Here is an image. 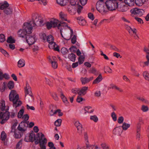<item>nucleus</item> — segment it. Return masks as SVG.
Returning <instances> with one entry per match:
<instances>
[{"mask_svg":"<svg viewBox=\"0 0 149 149\" xmlns=\"http://www.w3.org/2000/svg\"><path fill=\"white\" fill-rule=\"evenodd\" d=\"M24 29H20L18 32L19 36L22 38H26L27 35L32 33V27L28 23L25 22L23 24Z\"/></svg>","mask_w":149,"mask_h":149,"instance_id":"3","label":"nucleus"},{"mask_svg":"<svg viewBox=\"0 0 149 149\" xmlns=\"http://www.w3.org/2000/svg\"><path fill=\"white\" fill-rule=\"evenodd\" d=\"M91 108L92 107H91L88 106L85 107L84 108V110L85 111L89 113H91L93 112L94 111V109H92L90 110V109H91Z\"/></svg>","mask_w":149,"mask_h":149,"instance_id":"36","label":"nucleus"},{"mask_svg":"<svg viewBox=\"0 0 149 149\" xmlns=\"http://www.w3.org/2000/svg\"><path fill=\"white\" fill-rule=\"evenodd\" d=\"M61 52L63 54H65L68 53L69 51L67 49L63 47L61 49Z\"/></svg>","mask_w":149,"mask_h":149,"instance_id":"48","label":"nucleus"},{"mask_svg":"<svg viewBox=\"0 0 149 149\" xmlns=\"http://www.w3.org/2000/svg\"><path fill=\"white\" fill-rule=\"evenodd\" d=\"M35 136V135L33 131H32L29 134V136L30 140H28V141H30L31 142H33Z\"/></svg>","mask_w":149,"mask_h":149,"instance_id":"28","label":"nucleus"},{"mask_svg":"<svg viewBox=\"0 0 149 149\" xmlns=\"http://www.w3.org/2000/svg\"><path fill=\"white\" fill-rule=\"evenodd\" d=\"M87 87L84 86L82 87L80 90H79L78 92V94L79 95H84L86 93V91L88 89Z\"/></svg>","mask_w":149,"mask_h":149,"instance_id":"18","label":"nucleus"},{"mask_svg":"<svg viewBox=\"0 0 149 149\" xmlns=\"http://www.w3.org/2000/svg\"><path fill=\"white\" fill-rule=\"evenodd\" d=\"M98 2H97L96 3V8L97 10L102 15L103 12L105 11L104 10L105 4H102L100 3L98 4Z\"/></svg>","mask_w":149,"mask_h":149,"instance_id":"14","label":"nucleus"},{"mask_svg":"<svg viewBox=\"0 0 149 149\" xmlns=\"http://www.w3.org/2000/svg\"><path fill=\"white\" fill-rule=\"evenodd\" d=\"M8 108L5 113L0 112V119H2L0 123L1 124L5 123L9 118L10 113L8 111Z\"/></svg>","mask_w":149,"mask_h":149,"instance_id":"6","label":"nucleus"},{"mask_svg":"<svg viewBox=\"0 0 149 149\" xmlns=\"http://www.w3.org/2000/svg\"><path fill=\"white\" fill-rule=\"evenodd\" d=\"M35 38L36 36L35 35L32 36L28 34L26 38V40L29 45H32L36 41V39Z\"/></svg>","mask_w":149,"mask_h":149,"instance_id":"9","label":"nucleus"},{"mask_svg":"<svg viewBox=\"0 0 149 149\" xmlns=\"http://www.w3.org/2000/svg\"><path fill=\"white\" fill-rule=\"evenodd\" d=\"M75 7L77 8V12L79 14H80L83 8V6L78 4H77Z\"/></svg>","mask_w":149,"mask_h":149,"instance_id":"42","label":"nucleus"},{"mask_svg":"<svg viewBox=\"0 0 149 149\" xmlns=\"http://www.w3.org/2000/svg\"><path fill=\"white\" fill-rule=\"evenodd\" d=\"M77 129L78 130V132L79 133V134L81 135L82 134V131L83 129L82 126H79L78 127V128H77Z\"/></svg>","mask_w":149,"mask_h":149,"instance_id":"64","label":"nucleus"},{"mask_svg":"<svg viewBox=\"0 0 149 149\" xmlns=\"http://www.w3.org/2000/svg\"><path fill=\"white\" fill-rule=\"evenodd\" d=\"M102 78L101 74H100L98 76L93 82V84H95L99 83L102 80Z\"/></svg>","mask_w":149,"mask_h":149,"instance_id":"26","label":"nucleus"},{"mask_svg":"<svg viewBox=\"0 0 149 149\" xmlns=\"http://www.w3.org/2000/svg\"><path fill=\"white\" fill-rule=\"evenodd\" d=\"M58 22L59 21L58 20L55 19L51 20L49 22H47L46 25L47 28L48 29H49L52 27H55L57 26L59 29H60L62 25L60 24H58Z\"/></svg>","mask_w":149,"mask_h":149,"instance_id":"5","label":"nucleus"},{"mask_svg":"<svg viewBox=\"0 0 149 149\" xmlns=\"http://www.w3.org/2000/svg\"><path fill=\"white\" fill-rule=\"evenodd\" d=\"M25 64V61L23 59H21L19 60L18 62V66L19 68L24 67Z\"/></svg>","mask_w":149,"mask_h":149,"instance_id":"29","label":"nucleus"},{"mask_svg":"<svg viewBox=\"0 0 149 149\" xmlns=\"http://www.w3.org/2000/svg\"><path fill=\"white\" fill-rule=\"evenodd\" d=\"M136 4L138 6H142L145 2L146 0H134Z\"/></svg>","mask_w":149,"mask_h":149,"instance_id":"27","label":"nucleus"},{"mask_svg":"<svg viewBox=\"0 0 149 149\" xmlns=\"http://www.w3.org/2000/svg\"><path fill=\"white\" fill-rule=\"evenodd\" d=\"M9 5L6 1H5L3 3H0V9L5 10L9 6Z\"/></svg>","mask_w":149,"mask_h":149,"instance_id":"17","label":"nucleus"},{"mask_svg":"<svg viewBox=\"0 0 149 149\" xmlns=\"http://www.w3.org/2000/svg\"><path fill=\"white\" fill-rule=\"evenodd\" d=\"M28 23L32 27L37 25L41 26L44 24L43 20L41 15L37 13L32 14V21Z\"/></svg>","mask_w":149,"mask_h":149,"instance_id":"1","label":"nucleus"},{"mask_svg":"<svg viewBox=\"0 0 149 149\" xmlns=\"http://www.w3.org/2000/svg\"><path fill=\"white\" fill-rule=\"evenodd\" d=\"M90 119L91 120L93 121L95 123L97 122L98 120L97 117L96 115L91 116L90 117Z\"/></svg>","mask_w":149,"mask_h":149,"instance_id":"43","label":"nucleus"},{"mask_svg":"<svg viewBox=\"0 0 149 149\" xmlns=\"http://www.w3.org/2000/svg\"><path fill=\"white\" fill-rule=\"evenodd\" d=\"M5 40V38L4 35L1 34H0V42H4Z\"/></svg>","mask_w":149,"mask_h":149,"instance_id":"53","label":"nucleus"},{"mask_svg":"<svg viewBox=\"0 0 149 149\" xmlns=\"http://www.w3.org/2000/svg\"><path fill=\"white\" fill-rule=\"evenodd\" d=\"M130 12L132 14L140 16L142 15L144 13L143 10L135 8L131 10Z\"/></svg>","mask_w":149,"mask_h":149,"instance_id":"10","label":"nucleus"},{"mask_svg":"<svg viewBox=\"0 0 149 149\" xmlns=\"http://www.w3.org/2000/svg\"><path fill=\"white\" fill-rule=\"evenodd\" d=\"M57 3L61 6L66 5L69 2V0H56Z\"/></svg>","mask_w":149,"mask_h":149,"instance_id":"20","label":"nucleus"},{"mask_svg":"<svg viewBox=\"0 0 149 149\" xmlns=\"http://www.w3.org/2000/svg\"><path fill=\"white\" fill-rule=\"evenodd\" d=\"M19 95L15 91L12 90L9 95V99L10 101L12 102L14 107L17 108L20 106L22 104L20 100H19Z\"/></svg>","mask_w":149,"mask_h":149,"instance_id":"2","label":"nucleus"},{"mask_svg":"<svg viewBox=\"0 0 149 149\" xmlns=\"http://www.w3.org/2000/svg\"><path fill=\"white\" fill-rule=\"evenodd\" d=\"M141 110L144 112H146L148 110V108L147 106L143 105L141 108Z\"/></svg>","mask_w":149,"mask_h":149,"instance_id":"54","label":"nucleus"},{"mask_svg":"<svg viewBox=\"0 0 149 149\" xmlns=\"http://www.w3.org/2000/svg\"><path fill=\"white\" fill-rule=\"evenodd\" d=\"M128 9V7L124 6L121 8L120 11L122 12H125L127 11Z\"/></svg>","mask_w":149,"mask_h":149,"instance_id":"63","label":"nucleus"},{"mask_svg":"<svg viewBox=\"0 0 149 149\" xmlns=\"http://www.w3.org/2000/svg\"><path fill=\"white\" fill-rule=\"evenodd\" d=\"M6 41L8 43L13 44L15 42V40L10 36L8 38Z\"/></svg>","mask_w":149,"mask_h":149,"instance_id":"38","label":"nucleus"},{"mask_svg":"<svg viewBox=\"0 0 149 149\" xmlns=\"http://www.w3.org/2000/svg\"><path fill=\"white\" fill-rule=\"evenodd\" d=\"M125 3L130 6H133L135 2L134 0H124Z\"/></svg>","mask_w":149,"mask_h":149,"instance_id":"25","label":"nucleus"},{"mask_svg":"<svg viewBox=\"0 0 149 149\" xmlns=\"http://www.w3.org/2000/svg\"><path fill=\"white\" fill-rule=\"evenodd\" d=\"M144 124V122L142 118L141 117L139 118V121L136 126V131L137 133L140 132L141 130V126Z\"/></svg>","mask_w":149,"mask_h":149,"instance_id":"12","label":"nucleus"},{"mask_svg":"<svg viewBox=\"0 0 149 149\" xmlns=\"http://www.w3.org/2000/svg\"><path fill=\"white\" fill-rule=\"evenodd\" d=\"M25 89V96H26L27 94H29V95L33 97L32 93L31 91V88L29 86L27 83L26 84V86Z\"/></svg>","mask_w":149,"mask_h":149,"instance_id":"16","label":"nucleus"},{"mask_svg":"<svg viewBox=\"0 0 149 149\" xmlns=\"http://www.w3.org/2000/svg\"><path fill=\"white\" fill-rule=\"evenodd\" d=\"M95 96L99 97L101 96V93L100 91H97L94 93Z\"/></svg>","mask_w":149,"mask_h":149,"instance_id":"62","label":"nucleus"},{"mask_svg":"<svg viewBox=\"0 0 149 149\" xmlns=\"http://www.w3.org/2000/svg\"><path fill=\"white\" fill-rule=\"evenodd\" d=\"M55 43L53 41L50 42V43H49L48 47L50 49H54L55 47Z\"/></svg>","mask_w":149,"mask_h":149,"instance_id":"47","label":"nucleus"},{"mask_svg":"<svg viewBox=\"0 0 149 149\" xmlns=\"http://www.w3.org/2000/svg\"><path fill=\"white\" fill-rule=\"evenodd\" d=\"M14 82L13 81H9L8 84V88L11 90L14 88Z\"/></svg>","mask_w":149,"mask_h":149,"instance_id":"35","label":"nucleus"},{"mask_svg":"<svg viewBox=\"0 0 149 149\" xmlns=\"http://www.w3.org/2000/svg\"><path fill=\"white\" fill-rule=\"evenodd\" d=\"M105 4L109 10H115L118 7V3L116 0H108L106 1Z\"/></svg>","mask_w":149,"mask_h":149,"instance_id":"4","label":"nucleus"},{"mask_svg":"<svg viewBox=\"0 0 149 149\" xmlns=\"http://www.w3.org/2000/svg\"><path fill=\"white\" fill-rule=\"evenodd\" d=\"M17 132V130H15L14 131V137L16 139H19L23 135V133L22 132Z\"/></svg>","mask_w":149,"mask_h":149,"instance_id":"19","label":"nucleus"},{"mask_svg":"<svg viewBox=\"0 0 149 149\" xmlns=\"http://www.w3.org/2000/svg\"><path fill=\"white\" fill-rule=\"evenodd\" d=\"M77 20H79L80 22H79V24L80 25H84L85 23H86V21L84 19H81L80 21V17H78L77 18Z\"/></svg>","mask_w":149,"mask_h":149,"instance_id":"58","label":"nucleus"},{"mask_svg":"<svg viewBox=\"0 0 149 149\" xmlns=\"http://www.w3.org/2000/svg\"><path fill=\"white\" fill-rule=\"evenodd\" d=\"M105 70L109 73H111L112 72V70L108 66L104 68V72L106 73V72Z\"/></svg>","mask_w":149,"mask_h":149,"instance_id":"49","label":"nucleus"},{"mask_svg":"<svg viewBox=\"0 0 149 149\" xmlns=\"http://www.w3.org/2000/svg\"><path fill=\"white\" fill-rule=\"evenodd\" d=\"M62 122L61 119H59L56 120L54 122V125L56 126L59 127L61 125V123Z\"/></svg>","mask_w":149,"mask_h":149,"instance_id":"44","label":"nucleus"},{"mask_svg":"<svg viewBox=\"0 0 149 149\" xmlns=\"http://www.w3.org/2000/svg\"><path fill=\"white\" fill-rule=\"evenodd\" d=\"M4 13L7 15L11 14L13 13V9L10 7H8L3 10Z\"/></svg>","mask_w":149,"mask_h":149,"instance_id":"22","label":"nucleus"},{"mask_svg":"<svg viewBox=\"0 0 149 149\" xmlns=\"http://www.w3.org/2000/svg\"><path fill=\"white\" fill-rule=\"evenodd\" d=\"M123 132L121 126L115 127L113 131V134L115 135L120 136Z\"/></svg>","mask_w":149,"mask_h":149,"instance_id":"13","label":"nucleus"},{"mask_svg":"<svg viewBox=\"0 0 149 149\" xmlns=\"http://www.w3.org/2000/svg\"><path fill=\"white\" fill-rule=\"evenodd\" d=\"M67 10L71 15H74L76 13V8L72 5H68Z\"/></svg>","mask_w":149,"mask_h":149,"instance_id":"15","label":"nucleus"},{"mask_svg":"<svg viewBox=\"0 0 149 149\" xmlns=\"http://www.w3.org/2000/svg\"><path fill=\"white\" fill-rule=\"evenodd\" d=\"M29 121L24 122L23 121L19 125L17 129L20 132H24L26 131L28 125Z\"/></svg>","mask_w":149,"mask_h":149,"instance_id":"7","label":"nucleus"},{"mask_svg":"<svg viewBox=\"0 0 149 149\" xmlns=\"http://www.w3.org/2000/svg\"><path fill=\"white\" fill-rule=\"evenodd\" d=\"M124 118L123 116H120L119 117L118 120V122L119 124L123 123Z\"/></svg>","mask_w":149,"mask_h":149,"instance_id":"57","label":"nucleus"},{"mask_svg":"<svg viewBox=\"0 0 149 149\" xmlns=\"http://www.w3.org/2000/svg\"><path fill=\"white\" fill-rule=\"evenodd\" d=\"M46 39L49 43H50V42L54 41V38L53 36L51 35H49L47 37Z\"/></svg>","mask_w":149,"mask_h":149,"instance_id":"41","label":"nucleus"},{"mask_svg":"<svg viewBox=\"0 0 149 149\" xmlns=\"http://www.w3.org/2000/svg\"><path fill=\"white\" fill-rule=\"evenodd\" d=\"M111 116L114 121H115L117 120L116 116L114 112H113L111 113Z\"/></svg>","mask_w":149,"mask_h":149,"instance_id":"52","label":"nucleus"},{"mask_svg":"<svg viewBox=\"0 0 149 149\" xmlns=\"http://www.w3.org/2000/svg\"><path fill=\"white\" fill-rule=\"evenodd\" d=\"M24 110L23 109H21L20 110L17 114V117L18 118H21L22 117L24 113Z\"/></svg>","mask_w":149,"mask_h":149,"instance_id":"40","label":"nucleus"},{"mask_svg":"<svg viewBox=\"0 0 149 149\" xmlns=\"http://www.w3.org/2000/svg\"><path fill=\"white\" fill-rule=\"evenodd\" d=\"M60 97L61 98L63 102L65 103L66 104H68V102L67 100L66 97L63 94V91H60Z\"/></svg>","mask_w":149,"mask_h":149,"instance_id":"24","label":"nucleus"},{"mask_svg":"<svg viewBox=\"0 0 149 149\" xmlns=\"http://www.w3.org/2000/svg\"><path fill=\"white\" fill-rule=\"evenodd\" d=\"M136 98L137 99L144 102L146 104H148L149 103L148 101L144 98L143 97H141L140 96H137L136 97Z\"/></svg>","mask_w":149,"mask_h":149,"instance_id":"33","label":"nucleus"},{"mask_svg":"<svg viewBox=\"0 0 149 149\" xmlns=\"http://www.w3.org/2000/svg\"><path fill=\"white\" fill-rule=\"evenodd\" d=\"M1 104V107H0V109L2 111H3L4 110H5L6 111V109H5L6 108V106L5 105V101L3 100H1L0 102Z\"/></svg>","mask_w":149,"mask_h":149,"instance_id":"31","label":"nucleus"},{"mask_svg":"<svg viewBox=\"0 0 149 149\" xmlns=\"http://www.w3.org/2000/svg\"><path fill=\"white\" fill-rule=\"evenodd\" d=\"M83 100L85 101V99L80 97L79 95L77 96L76 99V101L77 102L80 103Z\"/></svg>","mask_w":149,"mask_h":149,"instance_id":"55","label":"nucleus"},{"mask_svg":"<svg viewBox=\"0 0 149 149\" xmlns=\"http://www.w3.org/2000/svg\"><path fill=\"white\" fill-rule=\"evenodd\" d=\"M134 18L140 24H143V22L141 18L136 17H134Z\"/></svg>","mask_w":149,"mask_h":149,"instance_id":"61","label":"nucleus"},{"mask_svg":"<svg viewBox=\"0 0 149 149\" xmlns=\"http://www.w3.org/2000/svg\"><path fill=\"white\" fill-rule=\"evenodd\" d=\"M22 118L23 119V121L27 122L29 119V117L28 114H26L24 115Z\"/></svg>","mask_w":149,"mask_h":149,"instance_id":"50","label":"nucleus"},{"mask_svg":"<svg viewBox=\"0 0 149 149\" xmlns=\"http://www.w3.org/2000/svg\"><path fill=\"white\" fill-rule=\"evenodd\" d=\"M77 36L76 35H74L73 37L71 39V42L73 44H74L75 43L76 41Z\"/></svg>","mask_w":149,"mask_h":149,"instance_id":"59","label":"nucleus"},{"mask_svg":"<svg viewBox=\"0 0 149 149\" xmlns=\"http://www.w3.org/2000/svg\"><path fill=\"white\" fill-rule=\"evenodd\" d=\"M0 51L1 52L4 56L6 57H8L9 56L8 53L5 50L3 49L2 48H0Z\"/></svg>","mask_w":149,"mask_h":149,"instance_id":"46","label":"nucleus"},{"mask_svg":"<svg viewBox=\"0 0 149 149\" xmlns=\"http://www.w3.org/2000/svg\"><path fill=\"white\" fill-rule=\"evenodd\" d=\"M6 137V136L5 132L3 131L1 134L0 139L3 141H4Z\"/></svg>","mask_w":149,"mask_h":149,"instance_id":"39","label":"nucleus"},{"mask_svg":"<svg viewBox=\"0 0 149 149\" xmlns=\"http://www.w3.org/2000/svg\"><path fill=\"white\" fill-rule=\"evenodd\" d=\"M57 112L58 113V116H62L63 115V113L61 112V110L58 109L56 110L54 113L53 114H56Z\"/></svg>","mask_w":149,"mask_h":149,"instance_id":"51","label":"nucleus"},{"mask_svg":"<svg viewBox=\"0 0 149 149\" xmlns=\"http://www.w3.org/2000/svg\"><path fill=\"white\" fill-rule=\"evenodd\" d=\"M130 127V124L127 123L125 122L122 125V126H121V128H122L123 130H127Z\"/></svg>","mask_w":149,"mask_h":149,"instance_id":"32","label":"nucleus"},{"mask_svg":"<svg viewBox=\"0 0 149 149\" xmlns=\"http://www.w3.org/2000/svg\"><path fill=\"white\" fill-rule=\"evenodd\" d=\"M143 75L145 79L149 81V73L146 71H145L143 72Z\"/></svg>","mask_w":149,"mask_h":149,"instance_id":"37","label":"nucleus"},{"mask_svg":"<svg viewBox=\"0 0 149 149\" xmlns=\"http://www.w3.org/2000/svg\"><path fill=\"white\" fill-rule=\"evenodd\" d=\"M69 49L71 52L74 53L76 52L77 48L76 47L72 46L69 48Z\"/></svg>","mask_w":149,"mask_h":149,"instance_id":"56","label":"nucleus"},{"mask_svg":"<svg viewBox=\"0 0 149 149\" xmlns=\"http://www.w3.org/2000/svg\"><path fill=\"white\" fill-rule=\"evenodd\" d=\"M84 138L86 141V144H88V143H89L88 140V136L87 134V133L86 132H85L84 134Z\"/></svg>","mask_w":149,"mask_h":149,"instance_id":"60","label":"nucleus"},{"mask_svg":"<svg viewBox=\"0 0 149 149\" xmlns=\"http://www.w3.org/2000/svg\"><path fill=\"white\" fill-rule=\"evenodd\" d=\"M49 61L52 65V68L54 69H56L57 68L58 66V64L55 61H52L50 58H49Z\"/></svg>","mask_w":149,"mask_h":149,"instance_id":"34","label":"nucleus"},{"mask_svg":"<svg viewBox=\"0 0 149 149\" xmlns=\"http://www.w3.org/2000/svg\"><path fill=\"white\" fill-rule=\"evenodd\" d=\"M41 136L40 138L39 146L40 148H46V145L47 143V139L45 137L44 135L42 133H41Z\"/></svg>","mask_w":149,"mask_h":149,"instance_id":"8","label":"nucleus"},{"mask_svg":"<svg viewBox=\"0 0 149 149\" xmlns=\"http://www.w3.org/2000/svg\"><path fill=\"white\" fill-rule=\"evenodd\" d=\"M147 61L145 62H140V65L143 68H144L146 66H148L149 64V60L148 59V56H146Z\"/></svg>","mask_w":149,"mask_h":149,"instance_id":"23","label":"nucleus"},{"mask_svg":"<svg viewBox=\"0 0 149 149\" xmlns=\"http://www.w3.org/2000/svg\"><path fill=\"white\" fill-rule=\"evenodd\" d=\"M68 58L70 61L74 62L76 60V56L74 54L72 53L68 55Z\"/></svg>","mask_w":149,"mask_h":149,"instance_id":"21","label":"nucleus"},{"mask_svg":"<svg viewBox=\"0 0 149 149\" xmlns=\"http://www.w3.org/2000/svg\"><path fill=\"white\" fill-rule=\"evenodd\" d=\"M22 140H20L17 143L16 146V149H19L22 147Z\"/></svg>","mask_w":149,"mask_h":149,"instance_id":"45","label":"nucleus"},{"mask_svg":"<svg viewBox=\"0 0 149 149\" xmlns=\"http://www.w3.org/2000/svg\"><path fill=\"white\" fill-rule=\"evenodd\" d=\"M60 18L63 21H67L68 22H70L69 21H67L66 18V15L64 14L62 12H61L59 14Z\"/></svg>","mask_w":149,"mask_h":149,"instance_id":"30","label":"nucleus"},{"mask_svg":"<svg viewBox=\"0 0 149 149\" xmlns=\"http://www.w3.org/2000/svg\"><path fill=\"white\" fill-rule=\"evenodd\" d=\"M93 77H91L89 78L81 77L80 78V80L82 84L84 85L93 80Z\"/></svg>","mask_w":149,"mask_h":149,"instance_id":"11","label":"nucleus"}]
</instances>
